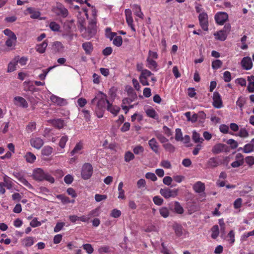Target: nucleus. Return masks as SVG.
<instances>
[{"label":"nucleus","instance_id":"obj_1","mask_svg":"<svg viewBox=\"0 0 254 254\" xmlns=\"http://www.w3.org/2000/svg\"><path fill=\"white\" fill-rule=\"evenodd\" d=\"M91 106L92 108L93 106H95L94 112L98 118L103 117L106 108L115 116H116L120 111V107L110 103L107 99V95L101 91L98 92L91 100Z\"/></svg>","mask_w":254,"mask_h":254},{"label":"nucleus","instance_id":"obj_2","mask_svg":"<svg viewBox=\"0 0 254 254\" xmlns=\"http://www.w3.org/2000/svg\"><path fill=\"white\" fill-rule=\"evenodd\" d=\"M33 179L37 181L42 182L47 181L50 183L55 182V179L48 173L44 172V171L40 168L34 169L32 174Z\"/></svg>","mask_w":254,"mask_h":254},{"label":"nucleus","instance_id":"obj_3","mask_svg":"<svg viewBox=\"0 0 254 254\" xmlns=\"http://www.w3.org/2000/svg\"><path fill=\"white\" fill-rule=\"evenodd\" d=\"M93 169L92 166L89 163H86L83 164L81 170V177L84 180L90 179L93 174Z\"/></svg>","mask_w":254,"mask_h":254},{"label":"nucleus","instance_id":"obj_4","mask_svg":"<svg viewBox=\"0 0 254 254\" xmlns=\"http://www.w3.org/2000/svg\"><path fill=\"white\" fill-rule=\"evenodd\" d=\"M223 163V161L219 157H211L207 161L206 167L208 169H213L222 165Z\"/></svg>","mask_w":254,"mask_h":254},{"label":"nucleus","instance_id":"obj_5","mask_svg":"<svg viewBox=\"0 0 254 254\" xmlns=\"http://www.w3.org/2000/svg\"><path fill=\"white\" fill-rule=\"evenodd\" d=\"M153 75V74L149 70L144 69L140 73L139 76V80L141 84L143 86L149 85V82H148V78L149 77Z\"/></svg>","mask_w":254,"mask_h":254},{"label":"nucleus","instance_id":"obj_6","mask_svg":"<svg viewBox=\"0 0 254 254\" xmlns=\"http://www.w3.org/2000/svg\"><path fill=\"white\" fill-rule=\"evenodd\" d=\"M178 189L171 190L169 188H164L160 190L161 195L166 199L170 197H175L178 195Z\"/></svg>","mask_w":254,"mask_h":254},{"label":"nucleus","instance_id":"obj_7","mask_svg":"<svg viewBox=\"0 0 254 254\" xmlns=\"http://www.w3.org/2000/svg\"><path fill=\"white\" fill-rule=\"evenodd\" d=\"M198 20L201 28L204 31L208 30V17L206 12L200 13L198 16Z\"/></svg>","mask_w":254,"mask_h":254},{"label":"nucleus","instance_id":"obj_8","mask_svg":"<svg viewBox=\"0 0 254 254\" xmlns=\"http://www.w3.org/2000/svg\"><path fill=\"white\" fill-rule=\"evenodd\" d=\"M216 22L220 25H222L228 19V15L224 12H217L214 16Z\"/></svg>","mask_w":254,"mask_h":254},{"label":"nucleus","instance_id":"obj_9","mask_svg":"<svg viewBox=\"0 0 254 254\" xmlns=\"http://www.w3.org/2000/svg\"><path fill=\"white\" fill-rule=\"evenodd\" d=\"M30 143L32 147L40 149L44 145L43 139L39 137H33L30 139Z\"/></svg>","mask_w":254,"mask_h":254},{"label":"nucleus","instance_id":"obj_10","mask_svg":"<svg viewBox=\"0 0 254 254\" xmlns=\"http://www.w3.org/2000/svg\"><path fill=\"white\" fill-rule=\"evenodd\" d=\"M213 106L217 109L223 106V102L220 94L218 92H214L213 95Z\"/></svg>","mask_w":254,"mask_h":254},{"label":"nucleus","instance_id":"obj_11","mask_svg":"<svg viewBox=\"0 0 254 254\" xmlns=\"http://www.w3.org/2000/svg\"><path fill=\"white\" fill-rule=\"evenodd\" d=\"M54 12L58 15L66 17L68 15V10L61 4H58L54 8Z\"/></svg>","mask_w":254,"mask_h":254},{"label":"nucleus","instance_id":"obj_12","mask_svg":"<svg viewBox=\"0 0 254 254\" xmlns=\"http://www.w3.org/2000/svg\"><path fill=\"white\" fill-rule=\"evenodd\" d=\"M14 104L23 108H27L28 107V104L26 100L20 96H16L13 98Z\"/></svg>","mask_w":254,"mask_h":254},{"label":"nucleus","instance_id":"obj_13","mask_svg":"<svg viewBox=\"0 0 254 254\" xmlns=\"http://www.w3.org/2000/svg\"><path fill=\"white\" fill-rule=\"evenodd\" d=\"M125 15L127 22L129 27H130L131 30L134 32H135L136 30L133 24V18L131 15V11L129 9L125 10Z\"/></svg>","mask_w":254,"mask_h":254},{"label":"nucleus","instance_id":"obj_14","mask_svg":"<svg viewBox=\"0 0 254 254\" xmlns=\"http://www.w3.org/2000/svg\"><path fill=\"white\" fill-rule=\"evenodd\" d=\"M228 147L223 143H217L215 144L212 149V152L215 154H219L227 151Z\"/></svg>","mask_w":254,"mask_h":254},{"label":"nucleus","instance_id":"obj_15","mask_svg":"<svg viewBox=\"0 0 254 254\" xmlns=\"http://www.w3.org/2000/svg\"><path fill=\"white\" fill-rule=\"evenodd\" d=\"M241 65L243 69L245 70H250L253 67V62L250 57H245L241 61Z\"/></svg>","mask_w":254,"mask_h":254},{"label":"nucleus","instance_id":"obj_16","mask_svg":"<svg viewBox=\"0 0 254 254\" xmlns=\"http://www.w3.org/2000/svg\"><path fill=\"white\" fill-rule=\"evenodd\" d=\"M50 99L53 103L56 104L58 106H64L66 104V101L64 99L54 94H52L50 96Z\"/></svg>","mask_w":254,"mask_h":254},{"label":"nucleus","instance_id":"obj_17","mask_svg":"<svg viewBox=\"0 0 254 254\" xmlns=\"http://www.w3.org/2000/svg\"><path fill=\"white\" fill-rule=\"evenodd\" d=\"M131 92L128 91V94H129V97L124 98L122 100L123 104L129 105L131 102L134 101L137 98V95L135 93L133 92L132 89H131Z\"/></svg>","mask_w":254,"mask_h":254},{"label":"nucleus","instance_id":"obj_18","mask_svg":"<svg viewBox=\"0 0 254 254\" xmlns=\"http://www.w3.org/2000/svg\"><path fill=\"white\" fill-rule=\"evenodd\" d=\"M148 145L153 152L156 154H159V144L154 138H152L148 141Z\"/></svg>","mask_w":254,"mask_h":254},{"label":"nucleus","instance_id":"obj_19","mask_svg":"<svg viewBox=\"0 0 254 254\" xmlns=\"http://www.w3.org/2000/svg\"><path fill=\"white\" fill-rule=\"evenodd\" d=\"M21 243L25 247H30L34 244V238L33 237H26L21 240Z\"/></svg>","mask_w":254,"mask_h":254},{"label":"nucleus","instance_id":"obj_20","mask_svg":"<svg viewBox=\"0 0 254 254\" xmlns=\"http://www.w3.org/2000/svg\"><path fill=\"white\" fill-rule=\"evenodd\" d=\"M193 189L196 192H202L205 190L204 184L200 181H198L194 184L193 186Z\"/></svg>","mask_w":254,"mask_h":254},{"label":"nucleus","instance_id":"obj_21","mask_svg":"<svg viewBox=\"0 0 254 254\" xmlns=\"http://www.w3.org/2000/svg\"><path fill=\"white\" fill-rule=\"evenodd\" d=\"M135 15L138 17L143 19L144 14L141 11V7L140 5L137 4H133L131 6Z\"/></svg>","mask_w":254,"mask_h":254},{"label":"nucleus","instance_id":"obj_22","mask_svg":"<svg viewBox=\"0 0 254 254\" xmlns=\"http://www.w3.org/2000/svg\"><path fill=\"white\" fill-rule=\"evenodd\" d=\"M147 65L146 66L151 70L153 71L157 70L158 64L156 61L151 60L149 58L146 59Z\"/></svg>","mask_w":254,"mask_h":254},{"label":"nucleus","instance_id":"obj_23","mask_svg":"<svg viewBox=\"0 0 254 254\" xmlns=\"http://www.w3.org/2000/svg\"><path fill=\"white\" fill-rule=\"evenodd\" d=\"M48 46L47 40H45L41 44L37 45L36 50V51L40 54H43L45 52L46 49Z\"/></svg>","mask_w":254,"mask_h":254},{"label":"nucleus","instance_id":"obj_24","mask_svg":"<svg viewBox=\"0 0 254 254\" xmlns=\"http://www.w3.org/2000/svg\"><path fill=\"white\" fill-rule=\"evenodd\" d=\"M24 157L26 162L29 163H34L36 159V156L31 152H27Z\"/></svg>","mask_w":254,"mask_h":254},{"label":"nucleus","instance_id":"obj_25","mask_svg":"<svg viewBox=\"0 0 254 254\" xmlns=\"http://www.w3.org/2000/svg\"><path fill=\"white\" fill-rule=\"evenodd\" d=\"M26 10L29 14H30V17L31 18L37 19L40 15V13L39 11H36L34 8L32 7L27 8Z\"/></svg>","mask_w":254,"mask_h":254},{"label":"nucleus","instance_id":"obj_26","mask_svg":"<svg viewBox=\"0 0 254 254\" xmlns=\"http://www.w3.org/2000/svg\"><path fill=\"white\" fill-rule=\"evenodd\" d=\"M254 145L252 143H248L246 144L244 148L240 147L238 151L243 150V152L248 153L252 152L254 150Z\"/></svg>","mask_w":254,"mask_h":254},{"label":"nucleus","instance_id":"obj_27","mask_svg":"<svg viewBox=\"0 0 254 254\" xmlns=\"http://www.w3.org/2000/svg\"><path fill=\"white\" fill-rule=\"evenodd\" d=\"M216 38L221 41H224L227 38V34L224 30H220L214 34Z\"/></svg>","mask_w":254,"mask_h":254},{"label":"nucleus","instance_id":"obj_28","mask_svg":"<svg viewBox=\"0 0 254 254\" xmlns=\"http://www.w3.org/2000/svg\"><path fill=\"white\" fill-rule=\"evenodd\" d=\"M82 48L86 54H90L93 50V46L91 42H85L82 44Z\"/></svg>","mask_w":254,"mask_h":254},{"label":"nucleus","instance_id":"obj_29","mask_svg":"<svg viewBox=\"0 0 254 254\" xmlns=\"http://www.w3.org/2000/svg\"><path fill=\"white\" fill-rule=\"evenodd\" d=\"M174 211L179 214H182L184 213V208L178 201H175L174 202Z\"/></svg>","mask_w":254,"mask_h":254},{"label":"nucleus","instance_id":"obj_30","mask_svg":"<svg viewBox=\"0 0 254 254\" xmlns=\"http://www.w3.org/2000/svg\"><path fill=\"white\" fill-rule=\"evenodd\" d=\"M16 36L8 37L5 41V45L8 47L14 46L16 42Z\"/></svg>","mask_w":254,"mask_h":254},{"label":"nucleus","instance_id":"obj_31","mask_svg":"<svg viewBox=\"0 0 254 254\" xmlns=\"http://www.w3.org/2000/svg\"><path fill=\"white\" fill-rule=\"evenodd\" d=\"M53 149L50 146H45L41 151V153L43 156H49L53 152Z\"/></svg>","mask_w":254,"mask_h":254},{"label":"nucleus","instance_id":"obj_32","mask_svg":"<svg viewBox=\"0 0 254 254\" xmlns=\"http://www.w3.org/2000/svg\"><path fill=\"white\" fill-rule=\"evenodd\" d=\"M3 186L6 187L7 189H10L12 187V182L11 179L7 176H5L3 178Z\"/></svg>","mask_w":254,"mask_h":254},{"label":"nucleus","instance_id":"obj_33","mask_svg":"<svg viewBox=\"0 0 254 254\" xmlns=\"http://www.w3.org/2000/svg\"><path fill=\"white\" fill-rule=\"evenodd\" d=\"M64 121L60 119H55L52 121L53 125L59 129L62 128L64 127Z\"/></svg>","mask_w":254,"mask_h":254},{"label":"nucleus","instance_id":"obj_34","mask_svg":"<svg viewBox=\"0 0 254 254\" xmlns=\"http://www.w3.org/2000/svg\"><path fill=\"white\" fill-rule=\"evenodd\" d=\"M57 198L58 199H60V200H61L62 203L64 204H67V203H69L70 202L73 203L74 201V200H73L72 201H71L68 197H67L63 194L58 195L57 196Z\"/></svg>","mask_w":254,"mask_h":254},{"label":"nucleus","instance_id":"obj_35","mask_svg":"<svg viewBox=\"0 0 254 254\" xmlns=\"http://www.w3.org/2000/svg\"><path fill=\"white\" fill-rule=\"evenodd\" d=\"M246 102V100L245 98L243 97H240L236 101V105L239 107L242 112L243 110V107Z\"/></svg>","mask_w":254,"mask_h":254},{"label":"nucleus","instance_id":"obj_36","mask_svg":"<svg viewBox=\"0 0 254 254\" xmlns=\"http://www.w3.org/2000/svg\"><path fill=\"white\" fill-rule=\"evenodd\" d=\"M123 183L122 182H121L118 186V190H119V196L118 198L121 199H125V191L123 189Z\"/></svg>","mask_w":254,"mask_h":254},{"label":"nucleus","instance_id":"obj_37","mask_svg":"<svg viewBox=\"0 0 254 254\" xmlns=\"http://www.w3.org/2000/svg\"><path fill=\"white\" fill-rule=\"evenodd\" d=\"M159 213L163 218H167L170 214V211L166 207H162L159 209Z\"/></svg>","mask_w":254,"mask_h":254},{"label":"nucleus","instance_id":"obj_38","mask_svg":"<svg viewBox=\"0 0 254 254\" xmlns=\"http://www.w3.org/2000/svg\"><path fill=\"white\" fill-rule=\"evenodd\" d=\"M211 237L213 239L217 238L219 234V229L218 226L217 225L213 226L211 228Z\"/></svg>","mask_w":254,"mask_h":254},{"label":"nucleus","instance_id":"obj_39","mask_svg":"<svg viewBox=\"0 0 254 254\" xmlns=\"http://www.w3.org/2000/svg\"><path fill=\"white\" fill-rule=\"evenodd\" d=\"M105 34L107 38L110 39V40H112L116 36L117 33L112 32L111 28L108 27L106 29Z\"/></svg>","mask_w":254,"mask_h":254},{"label":"nucleus","instance_id":"obj_40","mask_svg":"<svg viewBox=\"0 0 254 254\" xmlns=\"http://www.w3.org/2000/svg\"><path fill=\"white\" fill-rule=\"evenodd\" d=\"M192 138L193 141L195 143H201L203 141V139L200 137V134L195 131H193Z\"/></svg>","mask_w":254,"mask_h":254},{"label":"nucleus","instance_id":"obj_41","mask_svg":"<svg viewBox=\"0 0 254 254\" xmlns=\"http://www.w3.org/2000/svg\"><path fill=\"white\" fill-rule=\"evenodd\" d=\"M146 114L148 117L153 118V119H156L158 117V115H157L156 111L152 108L147 109L146 111Z\"/></svg>","mask_w":254,"mask_h":254},{"label":"nucleus","instance_id":"obj_42","mask_svg":"<svg viewBox=\"0 0 254 254\" xmlns=\"http://www.w3.org/2000/svg\"><path fill=\"white\" fill-rule=\"evenodd\" d=\"M134 155L133 153L129 151L126 152L125 154V161L126 162H129L131 160L134 159Z\"/></svg>","mask_w":254,"mask_h":254},{"label":"nucleus","instance_id":"obj_43","mask_svg":"<svg viewBox=\"0 0 254 254\" xmlns=\"http://www.w3.org/2000/svg\"><path fill=\"white\" fill-rule=\"evenodd\" d=\"M96 22L95 20H92L90 22L88 26V30L90 33H95L96 32Z\"/></svg>","mask_w":254,"mask_h":254},{"label":"nucleus","instance_id":"obj_44","mask_svg":"<svg viewBox=\"0 0 254 254\" xmlns=\"http://www.w3.org/2000/svg\"><path fill=\"white\" fill-rule=\"evenodd\" d=\"M163 147L166 150L170 153H173L175 151V147L170 143H167L163 145Z\"/></svg>","mask_w":254,"mask_h":254},{"label":"nucleus","instance_id":"obj_45","mask_svg":"<svg viewBox=\"0 0 254 254\" xmlns=\"http://www.w3.org/2000/svg\"><path fill=\"white\" fill-rule=\"evenodd\" d=\"M14 60L16 61L17 64L19 63L21 65H24L26 64L28 59L25 57H22L20 58H19V57H16L14 58Z\"/></svg>","mask_w":254,"mask_h":254},{"label":"nucleus","instance_id":"obj_46","mask_svg":"<svg viewBox=\"0 0 254 254\" xmlns=\"http://www.w3.org/2000/svg\"><path fill=\"white\" fill-rule=\"evenodd\" d=\"M17 64V63L14 60V59L10 62L8 65L7 67V72H11L15 70L16 65Z\"/></svg>","mask_w":254,"mask_h":254},{"label":"nucleus","instance_id":"obj_47","mask_svg":"<svg viewBox=\"0 0 254 254\" xmlns=\"http://www.w3.org/2000/svg\"><path fill=\"white\" fill-rule=\"evenodd\" d=\"M113 40V44L115 46L117 47H120L122 45L123 43V39L122 37L120 36H115V38Z\"/></svg>","mask_w":254,"mask_h":254},{"label":"nucleus","instance_id":"obj_48","mask_svg":"<svg viewBox=\"0 0 254 254\" xmlns=\"http://www.w3.org/2000/svg\"><path fill=\"white\" fill-rule=\"evenodd\" d=\"M175 139L177 141H183L184 139L182 132L180 128H178L176 129Z\"/></svg>","mask_w":254,"mask_h":254},{"label":"nucleus","instance_id":"obj_49","mask_svg":"<svg viewBox=\"0 0 254 254\" xmlns=\"http://www.w3.org/2000/svg\"><path fill=\"white\" fill-rule=\"evenodd\" d=\"M222 62L219 60H216L212 63V67L214 69H217L221 67Z\"/></svg>","mask_w":254,"mask_h":254},{"label":"nucleus","instance_id":"obj_50","mask_svg":"<svg viewBox=\"0 0 254 254\" xmlns=\"http://www.w3.org/2000/svg\"><path fill=\"white\" fill-rule=\"evenodd\" d=\"M144 150V148L140 145L135 146L133 149V153L136 155L142 153Z\"/></svg>","mask_w":254,"mask_h":254},{"label":"nucleus","instance_id":"obj_51","mask_svg":"<svg viewBox=\"0 0 254 254\" xmlns=\"http://www.w3.org/2000/svg\"><path fill=\"white\" fill-rule=\"evenodd\" d=\"M153 202L157 205H161L164 201V200L159 196H155L153 197Z\"/></svg>","mask_w":254,"mask_h":254},{"label":"nucleus","instance_id":"obj_52","mask_svg":"<svg viewBox=\"0 0 254 254\" xmlns=\"http://www.w3.org/2000/svg\"><path fill=\"white\" fill-rule=\"evenodd\" d=\"M228 241L231 244H234L235 242V232L233 230H231L228 234Z\"/></svg>","mask_w":254,"mask_h":254},{"label":"nucleus","instance_id":"obj_53","mask_svg":"<svg viewBox=\"0 0 254 254\" xmlns=\"http://www.w3.org/2000/svg\"><path fill=\"white\" fill-rule=\"evenodd\" d=\"M242 199L241 198H237L234 202V208L235 209H240L242 205Z\"/></svg>","mask_w":254,"mask_h":254},{"label":"nucleus","instance_id":"obj_54","mask_svg":"<svg viewBox=\"0 0 254 254\" xmlns=\"http://www.w3.org/2000/svg\"><path fill=\"white\" fill-rule=\"evenodd\" d=\"M53 68V67L52 66H51V67H49V68H48L46 70H43V73L40 74L39 75V77L40 78V80H43L45 79L47 74L48 73V72Z\"/></svg>","mask_w":254,"mask_h":254},{"label":"nucleus","instance_id":"obj_55","mask_svg":"<svg viewBox=\"0 0 254 254\" xmlns=\"http://www.w3.org/2000/svg\"><path fill=\"white\" fill-rule=\"evenodd\" d=\"M83 248L88 254L93 253L94 249L91 244H86L83 245Z\"/></svg>","mask_w":254,"mask_h":254},{"label":"nucleus","instance_id":"obj_56","mask_svg":"<svg viewBox=\"0 0 254 254\" xmlns=\"http://www.w3.org/2000/svg\"><path fill=\"white\" fill-rule=\"evenodd\" d=\"M82 148V144L80 143H78L76 144L74 149L71 151L70 154L71 155H73L75 153H78L80 150H81Z\"/></svg>","mask_w":254,"mask_h":254},{"label":"nucleus","instance_id":"obj_57","mask_svg":"<svg viewBox=\"0 0 254 254\" xmlns=\"http://www.w3.org/2000/svg\"><path fill=\"white\" fill-rule=\"evenodd\" d=\"M65 223L64 222H58L54 228V231L55 233L60 232L64 226Z\"/></svg>","mask_w":254,"mask_h":254},{"label":"nucleus","instance_id":"obj_58","mask_svg":"<svg viewBox=\"0 0 254 254\" xmlns=\"http://www.w3.org/2000/svg\"><path fill=\"white\" fill-rule=\"evenodd\" d=\"M50 29L54 31H59L60 26L55 22H51L49 24Z\"/></svg>","mask_w":254,"mask_h":254},{"label":"nucleus","instance_id":"obj_59","mask_svg":"<svg viewBox=\"0 0 254 254\" xmlns=\"http://www.w3.org/2000/svg\"><path fill=\"white\" fill-rule=\"evenodd\" d=\"M68 140V137L66 135L63 136L61 137L60 142L59 146L62 148H64L65 144Z\"/></svg>","mask_w":254,"mask_h":254},{"label":"nucleus","instance_id":"obj_60","mask_svg":"<svg viewBox=\"0 0 254 254\" xmlns=\"http://www.w3.org/2000/svg\"><path fill=\"white\" fill-rule=\"evenodd\" d=\"M53 46L56 52H60L63 48L62 43L58 41L54 42Z\"/></svg>","mask_w":254,"mask_h":254},{"label":"nucleus","instance_id":"obj_61","mask_svg":"<svg viewBox=\"0 0 254 254\" xmlns=\"http://www.w3.org/2000/svg\"><path fill=\"white\" fill-rule=\"evenodd\" d=\"M158 58V55L157 52H153L151 50L148 51V55L147 58H149L151 60H156Z\"/></svg>","mask_w":254,"mask_h":254},{"label":"nucleus","instance_id":"obj_62","mask_svg":"<svg viewBox=\"0 0 254 254\" xmlns=\"http://www.w3.org/2000/svg\"><path fill=\"white\" fill-rule=\"evenodd\" d=\"M145 178L147 179H150L153 182L156 181L157 179L155 174L151 172L147 173L145 174Z\"/></svg>","mask_w":254,"mask_h":254},{"label":"nucleus","instance_id":"obj_63","mask_svg":"<svg viewBox=\"0 0 254 254\" xmlns=\"http://www.w3.org/2000/svg\"><path fill=\"white\" fill-rule=\"evenodd\" d=\"M224 80L226 82H229L231 80V74L229 71H226L223 73Z\"/></svg>","mask_w":254,"mask_h":254},{"label":"nucleus","instance_id":"obj_64","mask_svg":"<svg viewBox=\"0 0 254 254\" xmlns=\"http://www.w3.org/2000/svg\"><path fill=\"white\" fill-rule=\"evenodd\" d=\"M246 163L250 166H252L254 164V157L248 156L245 159Z\"/></svg>","mask_w":254,"mask_h":254}]
</instances>
